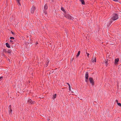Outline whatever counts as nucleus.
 Returning <instances> with one entry per match:
<instances>
[{
	"label": "nucleus",
	"mask_w": 121,
	"mask_h": 121,
	"mask_svg": "<svg viewBox=\"0 0 121 121\" xmlns=\"http://www.w3.org/2000/svg\"><path fill=\"white\" fill-rule=\"evenodd\" d=\"M118 18V15L116 14H113L112 17L111 18V19L109 22L108 24V26L109 27L111 24L112 22V21H115Z\"/></svg>",
	"instance_id": "obj_1"
},
{
	"label": "nucleus",
	"mask_w": 121,
	"mask_h": 121,
	"mask_svg": "<svg viewBox=\"0 0 121 121\" xmlns=\"http://www.w3.org/2000/svg\"><path fill=\"white\" fill-rule=\"evenodd\" d=\"M7 51L5 49H4L3 50V52H7Z\"/></svg>",
	"instance_id": "obj_15"
},
{
	"label": "nucleus",
	"mask_w": 121,
	"mask_h": 121,
	"mask_svg": "<svg viewBox=\"0 0 121 121\" xmlns=\"http://www.w3.org/2000/svg\"><path fill=\"white\" fill-rule=\"evenodd\" d=\"M27 102L30 104H35V102L34 101H32L31 99H28Z\"/></svg>",
	"instance_id": "obj_3"
},
{
	"label": "nucleus",
	"mask_w": 121,
	"mask_h": 121,
	"mask_svg": "<svg viewBox=\"0 0 121 121\" xmlns=\"http://www.w3.org/2000/svg\"><path fill=\"white\" fill-rule=\"evenodd\" d=\"M9 108H10V109H11V105H9Z\"/></svg>",
	"instance_id": "obj_26"
},
{
	"label": "nucleus",
	"mask_w": 121,
	"mask_h": 121,
	"mask_svg": "<svg viewBox=\"0 0 121 121\" xmlns=\"http://www.w3.org/2000/svg\"><path fill=\"white\" fill-rule=\"evenodd\" d=\"M87 80V79H86V80H85L86 82H87L88 81V80Z\"/></svg>",
	"instance_id": "obj_27"
},
{
	"label": "nucleus",
	"mask_w": 121,
	"mask_h": 121,
	"mask_svg": "<svg viewBox=\"0 0 121 121\" xmlns=\"http://www.w3.org/2000/svg\"><path fill=\"white\" fill-rule=\"evenodd\" d=\"M10 42L11 43H12L13 42V41L12 40H10Z\"/></svg>",
	"instance_id": "obj_28"
},
{
	"label": "nucleus",
	"mask_w": 121,
	"mask_h": 121,
	"mask_svg": "<svg viewBox=\"0 0 121 121\" xmlns=\"http://www.w3.org/2000/svg\"><path fill=\"white\" fill-rule=\"evenodd\" d=\"M80 53V51H79L78 52V54L77 55V56L78 57V56L79 55Z\"/></svg>",
	"instance_id": "obj_17"
},
{
	"label": "nucleus",
	"mask_w": 121,
	"mask_h": 121,
	"mask_svg": "<svg viewBox=\"0 0 121 121\" xmlns=\"http://www.w3.org/2000/svg\"><path fill=\"white\" fill-rule=\"evenodd\" d=\"M6 46L8 48H10V46L9 44H8V43H6Z\"/></svg>",
	"instance_id": "obj_10"
},
{
	"label": "nucleus",
	"mask_w": 121,
	"mask_h": 121,
	"mask_svg": "<svg viewBox=\"0 0 121 121\" xmlns=\"http://www.w3.org/2000/svg\"><path fill=\"white\" fill-rule=\"evenodd\" d=\"M48 8L47 5L46 4L44 7V8L45 9H47Z\"/></svg>",
	"instance_id": "obj_12"
},
{
	"label": "nucleus",
	"mask_w": 121,
	"mask_h": 121,
	"mask_svg": "<svg viewBox=\"0 0 121 121\" xmlns=\"http://www.w3.org/2000/svg\"><path fill=\"white\" fill-rule=\"evenodd\" d=\"M80 1L82 4H85V3L84 0H80Z\"/></svg>",
	"instance_id": "obj_9"
},
{
	"label": "nucleus",
	"mask_w": 121,
	"mask_h": 121,
	"mask_svg": "<svg viewBox=\"0 0 121 121\" xmlns=\"http://www.w3.org/2000/svg\"><path fill=\"white\" fill-rule=\"evenodd\" d=\"M117 104L119 106L121 107V103H117Z\"/></svg>",
	"instance_id": "obj_21"
},
{
	"label": "nucleus",
	"mask_w": 121,
	"mask_h": 121,
	"mask_svg": "<svg viewBox=\"0 0 121 121\" xmlns=\"http://www.w3.org/2000/svg\"><path fill=\"white\" fill-rule=\"evenodd\" d=\"M35 7L34 6H33L31 10V12L33 14L34 13V11L35 10Z\"/></svg>",
	"instance_id": "obj_5"
},
{
	"label": "nucleus",
	"mask_w": 121,
	"mask_h": 121,
	"mask_svg": "<svg viewBox=\"0 0 121 121\" xmlns=\"http://www.w3.org/2000/svg\"><path fill=\"white\" fill-rule=\"evenodd\" d=\"M119 59L118 58H117L115 60V64H116L117 63V62L119 61Z\"/></svg>",
	"instance_id": "obj_8"
},
{
	"label": "nucleus",
	"mask_w": 121,
	"mask_h": 121,
	"mask_svg": "<svg viewBox=\"0 0 121 121\" xmlns=\"http://www.w3.org/2000/svg\"><path fill=\"white\" fill-rule=\"evenodd\" d=\"M3 77H0V80H1V79L2 78H3Z\"/></svg>",
	"instance_id": "obj_24"
},
{
	"label": "nucleus",
	"mask_w": 121,
	"mask_h": 121,
	"mask_svg": "<svg viewBox=\"0 0 121 121\" xmlns=\"http://www.w3.org/2000/svg\"><path fill=\"white\" fill-rule=\"evenodd\" d=\"M12 110L10 109V110L9 111V113L11 115L12 114Z\"/></svg>",
	"instance_id": "obj_13"
},
{
	"label": "nucleus",
	"mask_w": 121,
	"mask_h": 121,
	"mask_svg": "<svg viewBox=\"0 0 121 121\" xmlns=\"http://www.w3.org/2000/svg\"><path fill=\"white\" fill-rule=\"evenodd\" d=\"M10 39H14V37H11L10 38Z\"/></svg>",
	"instance_id": "obj_23"
},
{
	"label": "nucleus",
	"mask_w": 121,
	"mask_h": 121,
	"mask_svg": "<svg viewBox=\"0 0 121 121\" xmlns=\"http://www.w3.org/2000/svg\"><path fill=\"white\" fill-rule=\"evenodd\" d=\"M65 17L69 19L73 20V17L70 15L68 14H66L65 15Z\"/></svg>",
	"instance_id": "obj_2"
},
{
	"label": "nucleus",
	"mask_w": 121,
	"mask_h": 121,
	"mask_svg": "<svg viewBox=\"0 0 121 121\" xmlns=\"http://www.w3.org/2000/svg\"><path fill=\"white\" fill-rule=\"evenodd\" d=\"M11 32H12V34H13V32L12 31Z\"/></svg>",
	"instance_id": "obj_30"
},
{
	"label": "nucleus",
	"mask_w": 121,
	"mask_h": 121,
	"mask_svg": "<svg viewBox=\"0 0 121 121\" xmlns=\"http://www.w3.org/2000/svg\"><path fill=\"white\" fill-rule=\"evenodd\" d=\"M86 54H87V57H89V54L87 52H86Z\"/></svg>",
	"instance_id": "obj_22"
},
{
	"label": "nucleus",
	"mask_w": 121,
	"mask_h": 121,
	"mask_svg": "<svg viewBox=\"0 0 121 121\" xmlns=\"http://www.w3.org/2000/svg\"><path fill=\"white\" fill-rule=\"evenodd\" d=\"M88 72H86L85 74V78L86 79H87L88 78Z\"/></svg>",
	"instance_id": "obj_7"
},
{
	"label": "nucleus",
	"mask_w": 121,
	"mask_h": 121,
	"mask_svg": "<svg viewBox=\"0 0 121 121\" xmlns=\"http://www.w3.org/2000/svg\"><path fill=\"white\" fill-rule=\"evenodd\" d=\"M61 9L62 11H63L65 13L66 12L65 11V10L63 8L61 7Z\"/></svg>",
	"instance_id": "obj_14"
},
{
	"label": "nucleus",
	"mask_w": 121,
	"mask_h": 121,
	"mask_svg": "<svg viewBox=\"0 0 121 121\" xmlns=\"http://www.w3.org/2000/svg\"><path fill=\"white\" fill-rule=\"evenodd\" d=\"M49 59L48 60V62H49Z\"/></svg>",
	"instance_id": "obj_29"
},
{
	"label": "nucleus",
	"mask_w": 121,
	"mask_h": 121,
	"mask_svg": "<svg viewBox=\"0 0 121 121\" xmlns=\"http://www.w3.org/2000/svg\"><path fill=\"white\" fill-rule=\"evenodd\" d=\"M67 85H68V86H69V91H70L71 89L70 86V84L68 83H67Z\"/></svg>",
	"instance_id": "obj_11"
},
{
	"label": "nucleus",
	"mask_w": 121,
	"mask_h": 121,
	"mask_svg": "<svg viewBox=\"0 0 121 121\" xmlns=\"http://www.w3.org/2000/svg\"><path fill=\"white\" fill-rule=\"evenodd\" d=\"M49 62H47V63H46V66H48V63H49Z\"/></svg>",
	"instance_id": "obj_25"
},
{
	"label": "nucleus",
	"mask_w": 121,
	"mask_h": 121,
	"mask_svg": "<svg viewBox=\"0 0 121 121\" xmlns=\"http://www.w3.org/2000/svg\"><path fill=\"white\" fill-rule=\"evenodd\" d=\"M11 51L10 50H9L8 51H7V52L8 53H10L11 52Z\"/></svg>",
	"instance_id": "obj_18"
},
{
	"label": "nucleus",
	"mask_w": 121,
	"mask_h": 121,
	"mask_svg": "<svg viewBox=\"0 0 121 121\" xmlns=\"http://www.w3.org/2000/svg\"><path fill=\"white\" fill-rule=\"evenodd\" d=\"M17 0V2L18 3V4L20 5H21V4L20 3V0Z\"/></svg>",
	"instance_id": "obj_16"
},
{
	"label": "nucleus",
	"mask_w": 121,
	"mask_h": 121,
	"mask_svg": "<svg viewBox=\"0 0 121 121\" xmlns=\"http://www.w3.org/2000/svg\"><path fill=\"white\" fill-rule=\"evenodd\" d=\"M116 101H117H117H117V100H116Z\"/></svg>",
	"instance_id": "obj_31"
},
{
	"label": "nucleus",
	"mask_w": 121,
	"mask_h": 121,
	"mask_svg": "<svg viewBox=\"0 0 121 121\" xmlns=\"http://www.w3.org/2000/svg\"><path fill=\"white\" fill-rule=\"evenodd\" d=\"M89 79L90 82L91 83V85H94V82L93 79L91 78H90Z\"/></svg>",
	"instance_id": "obj_4"
},
{
	"label": "nucleus",
	"mask_w": 121,
	"mask_h": 121,
	"mask_svg": "<svg viewBox=\"0 0 121 121\" xmlns=\"http://www.w3.org/2000/svg\"><path fill=\"white\" fill-rule=\"evenodd\" d=\"M105 64H106V66L108 65V61H106Z\"/></svg>",
	"instance_id": "obj_20"
},
{
	"label": "nucleus",
	"mask_w": 121,
	"mask_h": 121,
	"mask_svg": "<svg viewBox=\"0 0 121 121\" xmlns=\"http://www.w3.org/2000/svg\"><path fill=\"white\" fill-rule=\"evenodd\" d=\"M92 62L93 63L96 62V58L95 57H93L92 60Z\"/></svg>",
	"instance_id": "obj_6"
},
{
	"label": "nucleus",
	"mask_w": 121,
	"mask_h": 121,
	"mask_svg": "<svg viewBox=\"0 0 121 121\" xmlns=\"http://www.w3.org/2000/svg\"><path fill=\"white\" fill-rule=\"evenodd\" d=\"M56 94H55L53 96L54 99L56 98Z\"/></svg>",
	"instance_id": "obj_19"
}]
</instances>
